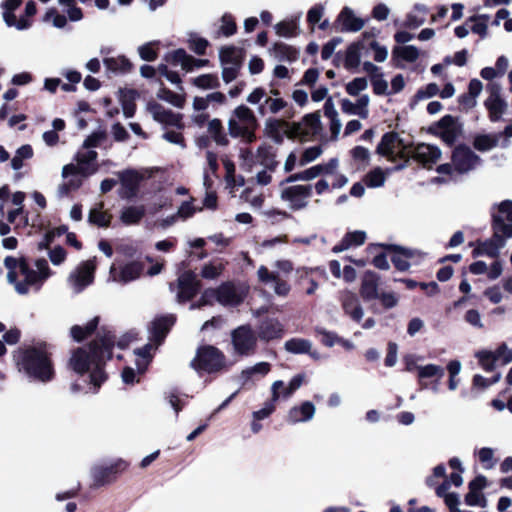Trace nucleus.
I'll list each match as a JSON object with an SVG mask.
<instances>
[{
	"instance_id": "obj_44",
	"label": "nucleus",
	"mask_w": 512,
	"mask_h": 512,
	"mask_svg": "<svg viewBox=\"0 0 512 512\" xmlns=\"http://www.w3.org/2000/svg\"><path fill=\"white\" fill-rule=\"evenodd\" d=\"M33 148L29 144L22 145L19 147L13 158L11 159V167L13 170H20L24 166V161L29 160L33 157Z\"/></svg>"
},
{
	"instance_id": "obj_39",
	"label": "nucleus",
	"mask_w": 512,
	"mask_h": 512,
	"mask_svg": "<svg viewBox=\"0 0 512 512\" xmlns=\"http://www.w3.org/2000/svg\"><path fill=\"white\" fill-rule=\"evenodd\" d=\"M501 134H479L476 135L473 141V146L480 152L489 151L498 146Z\"/></svg>"
},
{
	"instance_id": "obj_9",
	"label": "nucleus",
	"mask_w": 512,
	"mask_h": 512,
	"mask_svg": "<svg viewBox=\"0 0 512 512\" xmlns=\"http://www.w3.org/2000/svg\"><path fill=\"white\" fill-rule=\"evenodd\" d=\"M191 366L197 371L218 372L225 366V356L213 346H203L198 349Z\"/></svg>"
},
{
	"instance_id": "obj_3",
	"label": "nucleus",
	"mask_w": 512,
	"mask_h": 512,
	"mask_svg": "<svg viewBox=\"0 0 512 512\" xmlns=\"http://www.w3.org/2000/svg\"><path fill=\"white\" fill-rule=\"evenodd\" d=\"M246 290L241 285L233 282H224L217 288L206 289L198 303H193L191 309L200 308L203 305L212 304L217 301L222 306H237L243 302Z\"/></svg>"
},
{
	"instance_id": "obj_54",
	"label": "nucleus",
	"mask_w": 512,
	"mask_h": 512,
	"mask_svg": "<svg viewBox=\"0 0 512 512\" xmlns=\"http://www.w3.org/2000/svg\"><path fill=\"white\" fill-rule=\"evenodd\" d=\"M477 457L486 470L493 469L496 465L495 450L490 447H483L477 452Z\"/></svg>"
},
{
	"instance_id": "obj_47",
	"label": "nucleus",
	"mask_w": 512,
	"mask_h": 512,
	"mask_svg": "<svg viewBox=\"0 0 512 512\" xmlns=\"http://www.w3.org/2000/svg\"><path fill=\"white\" fill-rule=\"evenodd\" d=\"M80 172L71 173L68 178H63L65 181L58 187V192L61 196L67 195L70 191L78 189L82 185L83 178Z\"/></svg>"
},
{
	"instance_id": "obj_18",
	"label": "nucleus",
	"mask_w": 512,
	"mask_h": 512,
	"mask_svg": "<svg viewBox=\"0 0 512 512\" xmlns=\"http://www.w3.org/2000/svg\"><path fill=\"white\" fill-rule=\"evenodd\" d=\"M442 152L439 147L431 144L420 143L410 149L409 158L414 159L423 167L431 168L441 158Z\"/></svg>"
},
{
	"instance_id": "obj_21",
	"label": "nucleus",
	"mask_w": 512,
	"mask_h": 512,
	"mask_svg": "<svg viewBox=\"0 0 512 512\" xmlns=\"http://www.w3.org/2000/svg\"><path fill=\"white\" fill-rule=\"evenodd\" d=\"M322 130L318 112L305 115L300 122L293 123L292 132L301 137H314Z\"/></svg>"
},
{
	"instance_id": "obj_1",
	"label": "nucleus",
	"mask_w": 512,
	"mask_h": 512,
	"mask_svg": "<svg viewBox=\"0 0 512 512\" xmlns=\"http://www.w3.org/2000/svg\"><path fill=\"white\" fill-rule=\"evenodd\" d=\"M113 346L114 336L110 332L103 333L88 348L75 350L69 360L70 368L76 373L84 374L91 371L90 381L94 386V391L106 380L102 366L105 359L111 358Z\"/></svg>"
},
{
	"instance_id": "obj_5",
	"label": "nucleus",
	"mask_w": 512,
	"mask_h": 512,
	"mask_svg": "<svg viewBox=\"0 0 512 512\" xmlns=\"http://www.w3.org/2000/svg\"><path fill=\"white\" fill-rule=\"evenodd\" d=\"M228 131L231 137L241 138L246 143L255 141V130L258 121L254 112L245 105L237 106L228 120Z\"/></svg>"
},
{
	"instance_id": "obj_7",
	"label": "nucleus",
	"mask_w": 512,
	"mask_h": 512,
	"mask_svg": "<svg viewBox=\"0 0 512 512\" xmlns=\"http://www.w3.org/2000/svg\"><path fill=\"white\" fill-rule=\"evenodd\" d=\"M246 101L257 106V112L261 116L267 114H278L285 109L288 103L283 99L277 89L266 91L263 87H256L247 96Z\"/></svg>"
},
{
	"instance_id": "obj_16",
	"label": "nucleus",
	"mask_w": 512,
	"mask_h": 512,
	"mask_svg": "<svg viewBox=\"0 0 512 512\" xmlns=\"http://www.w3.org/2000/svg\"><path fill=\"white\" fill-rule=\"evenodd\" d=\"M121 184L120 197L123 199L134 198L138 193V188L145 175L141 171L127 169L118 172Z\"/></svg>"
},
{
	"instance_id": "obj_42",
	"label": "nucleus",
	"mask_w": 512,
	"mask_h": 512,
	"mask_svg": "<svg viewBox=\"0 0 512 512\" xmlns=\"http://www.w3.org/2000/svg\"><path fill=\"white\" fill-rule=\"evenodd\" d=\"M226 262L221 259H215L205 264L201 270V276L204 279L214 280L221 276L225 270Z\"/></svg>"
},
{
	"instance_id": "obj_41",
	"label": "nucleus",
	"mask_w": 512,
	"mask_h": 512,
	"mask_svg": "<svg viewBox=\"0 0 512 512\" xmlns=\"http://www.w3.org/2000/svg\"><path fill=\"white\" fill-rule=\"evenodd\" d=\"M106 69L113 73L125 74L130 71L131 63L125 56L104 58Z\"/></svg>"
},
{
	"instance_id": "obj_4",
	"label": "nucleus",
	"mask_w": 512,
	"mask_h": 512,
	"mask_svg": "<svg viewBox=\"0 0 512 512\" xmlns=\"http://www.w3.org/2000/svg\"><path fill=\"white\" fill-rule=\"evenodd\" d=\"M34 266L35 269L27 263L22 264L19 278L14 283V288L18 294L25 295L31 291H39L43 283L52 275L45 259L36 260Z\"/></svg>"
},
{
	"instance_id": "obj_48",
	"label": "nucleus",
	"mask_w": 512,
	"mask_h": 512,
	"mask_svg": "<svg viewBox=\"0 0 512 512\" xmlns=\"http://www.w3.org/2000/svg\"><path fill=\"white\" fill-rule=\"evenodd\" d=\"M392 54L396 58H400L406 62H415L419 57V50L416 46H396L394 47Z\"/></svg>"
},
{
	"instance_id": "obj_40",
	"label": "nucleus",
	"mask_w": 512,
	"mask_h": 512,
	"mask_svg": "<svg viewBox=\"0 0 512 512\" xmlns=\"http://www.w3.org/2000/svg\"><path fill=\"white\" fill-rule=\"evenodd\" d=\"M104 204L98 203L93 208H91L88 221L89 223L96 225L98 227H107L111 221V215L103 210Z\"/></svg>"
},
{
	"instance_id": "obj_60",
	"label": "nucleus",
	"mask_w": 512,
	"mask_h": 512,
	"mask_svg": "<svg viewBox=\"0 0 512 512\" xmlns=\"http://www.w3.org/2000/svg\"><path fill=\"white\" fill-rule=\"evenodd\" d=\"M360 64L359 46L352 44L348 47L345 56V67L348 69L356 68Z\"/></svg>"
},
{
	"instance_id": "obj_26",
	"label": "nucleus",
	"mask_w": 512,
	"mask_h": 512,
	"mask_svg": "<svg viewBox=\"0 0 512 512\" xmlns=\"http://www.w3.org/2000/svg\"><path fill=\"white\" fill-rule=\"evenodd\" d=\"M283 333L284 326L276 318L264 319L257 328L258 337L266 342L281 338Z\"/></svg>"
},
{
	"instance_id": "obj_55",
	"label": "nucleus",
	"mask_w": 512,
	"mask_h": 512,
	"mask_svg": "<svg viewBox=\"0 0 512 512\" xmlns=\"http://www.w3.org/2000/svg\"><path fill=\"white\" fill-rule=\"evenodd\" d=\"M98 325V317L93 318L90 322H88L84 327L82 326H73L71 328V336L76 341L83 340L87 335L92 333Z\"/></svg>"
},
{
	"instance_id": "obj_32",
	"label": "nucleus",
	"mask_w": 512,
	"mask_h": 512,
	"mask_svg": "<svg viewBox=\"0 0 512 512\" xmlns=\"http://www.w3.org/2000/svg\"><path fill=\"white\" fill-rule=\"evenodd\" d=\"M286 351L293 354H309L313 359H320L316 351H312V342L303 338H292L285 342Z\"/></svg>"
},
{
	"instance_id": "obj_12",
	"label": "nucleus",
	"mask_w": 512,
	"mask_h": 512,
	"mask_svg": "<svg viewBox=\"0 0 512 512\" xmlns=\"http://www.w3.org/2000/svg\"><path fill=\"white\" fill-rule=\"evenodd\" d=\"M97 152L90 149L79 151L76 155V164L70 163L62 168V177L68 178L70 174L80 172L82 176H90L97 171Z\"/></svg>"
},
{
	"instance_id": "obj_27",
	"label": "nucleus",
	"mask_w": 512,
	"mask_h": 512,
	"mask_svg": "<svg viewBox=\"0 0 512 512\" xmlns=\"http://www.w3.org/2000/svg\"><path fill=\"white\" fill-rule=\"evenodd\" d=\"M148 111L152 115L153 119L159 123L170 126H180L181 117L179 114H175L170 110H167L158 103H149L147 106Z\"/></svg>"
},
{
	"instance_id": "obj_30",
	"label": "nucleus",
	"mask_w": 512,
	"mask_h": 512,
	"mask_svg": "<svg viewBox=\"0 0 512 512\" xmlns=\"http://www.w3.org/2000/svg\"><path fill=\"white\" fill-rule=\"evenodd\" d=\"M379 276L373 271H366L363 275L360 294L366 301L379 297L378 294Z\"/></svg>"
},
{
	"instance_id": "obj_56",
	"label": "nucleus",
	"mask_w": 512,
	"mask_h": 512,
	"mask_svg": "<svg viewBox=\"0 0 512 512\" xmlns=\"http://www.w3.org/2000/svg\"><path fill=\"white\" fill-rule=\"evenodd\" d=\"M475 357L478 359L480 366L486 372H491L495 369L497 362L495 355L492 351L481 350L475 353Z\"/></svg>"
},
{
	"instance_id": "obj_20",
	"label": "nucleus",
	"mask_w": 512,
	"mask_h": 512,
	"mask_svg": "<svg viewBox=\"0 0 512 512\" xmlns=\"http://www.w3.org/2000/svg\"><path fill=\"white\" fill-rule=\"evenodd\" d=\"M165 61L174 66H180L183 70L190 72L196 68L207 66L209 61L207 59H196L187 54L183 49H177L169 52L165 56Z\"/></svg>"
},
{
	"instance_id": "obj_64",
	"label": "nucleus",
	"mask_w": 512,
	"mask_h": 512,
	"mask_svg": "<svg viewBox=\"0 0 512 512\" xmlns=\"http://www.w3.org/2000/svg\"><path fill=\"white\" fill-rule=\"evenodd\" d=\"M237 26L233 17L229 14H225L221 18V24L219 31L222 35L229 37L236 32Z\"/></svg>"
},
{
	"instance_id": "obj_29",
	"label": "nucleus",
	"mask_w": 512,
	"mask_h": 512,
	"mask_svg": "<svg viewBox=\"0 0 512 512\" xmlns=\"http://www.w3.org/2000/svg\"><path fill=\"white\" fill-rule=\"evenodd\" d=\"M505 245V237L495 232L494 237L488 241L478 244L473 253L476 256H488L496 258L500 249Z\"/></svg>"
},
{
	"instance_id": "obj_24",
	"label": "nucleus",
	"mask_w": 512,
	"mask_h": 512,
	"mask_svg": "<svg viewBox=\"0 0 512 512\" xmlns=\"http://www.w3.org/2000/svg\"><path fill=\"white\" fill-rule=\"evenodd\" d=\"M342 309L352 321L361 322L364 316V309L360 304L357 295L351 291H345L341 296Z\"/></svg>"
},
{
	"instance_id": "obj_31",
	"label": "nucleus",
	"mask_w": 512,
	"mask_h": 512,
	"mask_svg": "<svg viewBox=\"0 0 512 512\" xmlns=\"http://www.w3.org/2000/svg\"><path fill=\"white\" fill-rule=\"evenodd\" d=\"M315 414V406L313 403L306 401L302 403L300 406H295L290 409L287 421L289 423L295 424L299 422H306L313 418Z\"/></svg>"
},
{
	"instance_id": "obj_49",
	"label": "nucleus",
	"mask_w": 512,
	"mask_h": 512,
	"mask_svg": "<svg viewBox=\"0 0 512 512\" xmlns=\"http://www.w3.org/2000/svg\"><path fill=\"white\" fill-rule=\"evenodd\" d=\"M120 93H121L120 100L122 103L123 114L126 118H131V117H133L135 110H136V105L134 103V99H135L137 93L134 90H125V91H121Z\"/></svg>"
},
{
	"instance_id": "obj_45",
	"label": "nucleus",
	"mask_w": 512,
	"mask_h": 512,
	"mask_svg": "<svg viewBox=\"0 0 512 512\" xmlns=\"http://www.w3.org/2000/svg\"><path fill=\"white\" fill-rule=\"evenodd\" d=\"M23 263H26L24 259H16L12 256H7L4 259V265L8 270L7 280L10 284L14 285V283H16V279L19 278Z\"/></svg>"
},
{
	"instance_id": "obj_11",
	"label": "nucleus",
	"mask_w": 512,
	"mask_h": 512,
	"mask_svg": "<svg viewBox=\"0 0 512 512\" xmlns=\"http://www.w3.org/2000/svg\"><path fill=\"white\" fill-rule=\"evenodd\" d=\"M96 259H89L80 263L68 276L67 284L76 294L82 292L94 280Z\"/></svg>"
},
{
	"instance_id": "obj_2",
	"label": "nucleus",
	"mask_w": 512,
	"mask_h": 512,
	"mask_svg": "<svg viewBox=\"0 0 512 512\" xmlns=\"http://www.w3.org/2000/svg\"><path fill=\"white\" fill-rule=\"evenodd\" d=\"M14 357L19 369L23 370L29 377L43 383L53 379L54 370L44 349L28 348L19 350Z\"/></svg>"
},
{
	"instance_id": "obj_59",
	"label": "nucleus",
	"mask_w": 512,
	"mask_h": 512,
	"mask_svg": "<svg viewBox=\"0 0 512 512\" xmlns=\"http://www.w3.org/2000/svg\"><path fill=\"white\" fill-rule=\"evenodd\" d=\"M386 180V175L381 168H375L370 171L366 177L365 182L368 187L377 188L384 185Z\"/></svg>"
},
{
	"instance_id": "obj_14",
	"label": "nucleus",
	"mask_w": 512,
	"mask_h": 512,
	"mask_svg": "<svg viewBox=\"0 0 512 512\" xmlns=\"http://www.w3.org/2000/svg\"><path fill=\"white\" fill-rule=\"evenodd\" d=\"M496 211L492 213L493 227L497 234H502L505 238L512 237V224L509 220L512 217V201L505 200L495 206Z\"/></svg>"
},
{
	"instance_id": "obj_10",
	"label": "nucleus",
	"mask_w": 512,
	"mask_h": 512,
	"mask_svg": "<svg viewBox=\"0 0 512 512\" xmlns=\"http://www.w3.org/2000/svg\"><path fill=\"white\" fill-rule=\"evenodd\" d=\"M285 180L281 182L280 198L291 210L304 209L312 196L311 185H288Z\"/></svg>"
},
{
	"instance_id": "obj_51",
	"label": "nucleus",
	"mask_w": 512,
	"mask_h": 512,
	"mask_svg": "<svg viewBox=\"0 0 512 512\" xmlns=\"http://www.w3.org/2000/svg\"><path fill=\"white\" fill-rule=\"evenodd\" d=\"M271 370V365L268 362H259L254 366L248 367L241 372V378L244 382H247L255 375L265 376Z\"/></svg>"
},
{
	"instance_id": "obj_58",
	"label": "nucleus",
	"mask_w": 512,
	"mask_h": 512,
	"mask_svg": "<svg viewBox=\"0 0 512 512\" xmlns=\"http://www.w3.org/2000/svg\"><path fill=\"white\" fill-rule=\"evenodd\" d=\"M417 371L418 377L421 379L432 377H437L438 379H441L444 376V368L436 364L418 366Z\"/></svg>"
},
{
	"instance_id": "obj_34",
	"label": "nucleus",
	"mask_w": 512,
	"mask_h": 512,
	"mask_svg": "<svg viewBox=\"0 0 512 512\" xmlns=\"http://www.w3.org/2000/svg\"><path fill=\"white\" fill-rule=\"evenodd\" d=\"M283 386V381L277 380L271 386L272 399L265 403L264 407L260 410L253 412L255 420H262L267 418L275 410V402L280 399L279 388Z\"/></svg>"
},
{
	"instance_id": "obj_57",
	"label": "nucleus",
	"mask_w": 512,
	"mask_h": 512,
	"mask_svg": "<svg viewBox=\"0 0 512 512\" xmlns=\"http://www.w3.org/2000/svg\"><path fill=\"white\" fill-rule=\"evenodd\" d=\"M157 97L178 108L183 107L185 103L184 95L174 93L166 88L160 89L159 92L157 93Z\"/></svg>"
},
{
	"instance_id": "obj_13",
	"label": "nucleus",
	"mask_w": 512,
	"mask_h": 512,
	"mask_svg": "<svg viewBox=\"0 0 512 512\" xmlns=\"http://www.w3.org/2000/svg\"><path fill=\"white\" fill-rule=\"evenodd\" d=\"M234 350L240 355L253 354L256 349L257 337L248 325L240 326L232 332Z\"/></svg>"
},
{
	"instance_id": "obj_8",
	"label": "nucleus",
	"mask_w": 512,
	"mask_h": 512,
	"mask_svg": "<svg viewBox=\"0 0 512 512\" xmlns=\"http://www.w3.org/2000/svg\"><path fill=\"white\" fill-rule=\"evenodd\" d=\"M410 149V145L398 133L387 132L382 136L376 152L381 156L387 157L390 161L405 159L406 163L409 159Z\"/></svg>"
},
{
	"instance_id": "obj_28",
	"label": "nucleus",
	"mask_w": 512,
	"mask_h": 512,
	"mask_svg": "<svg viewBox=\"0 0 512 512\" xmlns=\"http://www.w3.org/2000/svg\"><path fill=\"white\" fill-rule=\"evenodd\" d=\"M370 98L368 95H362L355 103L349 99H342L341 110L347 115H356L362 119H366L369 116L368 105Z\"/></svg>"
},
{
	"instance_id": "obj_19",
	"label": "nucleus",
	"mask_w": 512,
	"mask_h": 512,
	"mask_svg": "<svg viewBox=\"0 0 512 512\" xmlns=\"http://www.w3.org/2000/svg\"><path fill=\"white\" fill-rule=\"evenodd\" d=\"M487 89L490 95L485 100L484 106L489 112L490 121L498 122L507 109V103L500 97L499 85L492 83L487 86Z\"/></svg>"
},
{
	"instance_id": "obj_25",
	"label": "nucleus",
	"mask_w": 512,
	"mask_h": 512,
	"mask_svg": "<svg viewBox=\"0 0 512 512\" xmlns=\"http://www.w3.org/2000/svg\"><path fill=\"white\" fill-rule=\"evenodd\" d=\"M460 134V127L454 117L450 115L444 116L436 126V135L445 143L453 144Z\"/></svg>"
},
{
	"instance_id": "obj_62",
	"label": "nucleus",
	"mask_w": 512,
	"mask_h": 512,
	"mask_svg": "<svg viewBox=\"0 0 512 512\" xmlns=\"http://www.w3.org/2000/svg\"><path fill=\"white\" fill-rule=\"evenodd\" d=\"M303 375L294 376L287 386L279 388L280 397L289 398L297 389H299L303 383Z\"/></svg>"
},
{
	"instance_id": "obj_53",
	"label": "nucleus",
	"mask_w": 512,
	"mask_h": 512,
	"mask_svg": "<svg viewBox=\"0 0 512 512\" xmlns=\"http://www.w3.org/2000/svg\"><path fill=\"white\" fill-rule=\"evenodd\" d=\"M321 175V168L318 165L312 166L302 172L293 174L285 179L286 183L294 181H310Z\"/></svg>"
},
{
	"instance_id": "obj_35",
	"label": "nucleus",
	"mask_w": 512,
	"mask_h": 512,
	"mask_svg": "<svg viewBox=\"0 0 512 512\" xmlns=\"http://www.w3.org/2000/svg\"><path fill=\"white\" fill-rule=\"evenodd\" d=\"M219 59L221 66H241L243 54L240 48L235 46H225L219 51Z\"/></svg>"
},
{
	"instance_id": "obj_6",
	"label": "nucleus",
	"mask_w": 512,
	"mask_h": 512,
	"mask_svg": "<svg viewBox=\"0 0 512 512\" xmlns=\"http://www.w3.org/2000/svg\"><path fill=\"white\" fill-rule=\"evenodd\" d=\"M277 271H270L266 266L261 265L257 270L259 282L269 285L273 292L280 297H287L291 291V285L280 277V274L289 275L293 271V263L290 260L282 259L274 262Z\"/></svg>"
},
{
	"instance_id": "obj_52",
	"label": "nucleus",
	"mask_w": 512,
	"mask_h": 512,
	"mask_svg": "<svg viewBox=\"0 0 512 512\" xmlns=\"http://www.w3.org/2000/svg\"><path fill=\"white\" fill-rule=\"evenodd\" d=\"M192 84L197 88L207 90L220 86L218 76L215 74H202L192 79Z\"/></svg>"
},
{
	"instance_id": "obj_50",
	"label": "nucleus",
	"mask_w": 512,
	"mask_h": 512,
	"mask_svg": "<svg viewBox=\"0 0 512 512\" xmlns=\"http://www.w3.org/2000/svg\"><path fill=\"white\" fill-rule=\"evenodd\" d=\"M287 123L276 118H268L265 122V130L267 134L276 141L282 140V132Z\"/></svg>"
},
{
	"instance_id": "obj_43",
	"label": "nucleus",
	"mask_w": 512,
	"mask_h": 512,
	"mask_svg": "<svg viewBox=\"0 0 512 512\" xmlns=\"http://www.w3.org/2000/svg\"><path fill=\"white\" fill-rule=\"evenodd\" d=\"M208 132L217 145L226 146L229 143L228 137L224 132L222 122L215 118L208 123Z\"/></svg>"
},
{
	"instance_id": "obj_46",
	"label": "nucleus",
	"mask_w": 512,
	"mask_h": 512,
	"mask_svg": "<svg viewBox=\"0 0 512 512\" xmlns=\"http://www.w3.org/2000/svg\"><path fill=\"white\" fill-rule=\"evenodd\" d=\"M257 157L265 168L269 169L270 171H274L276 168L278 162L275 159V154L273 152L272 147L262 145L259 146L257 149Z\"/></svg>"
},
{
	"instance_id": "obj_37",
	"label": "nucleus",
	"mask_w": 512,
	"mask_h": 512,
	"mask_svg": "<svg viewBox=\"0 0 512 512\" xmlns=\"http://www.w3.org/2000/svg\"><path fill=\"white\" fill-rule=\"evenodd\" d=\"M145 215V207L143 205L126 206L120 213V220L125 225H134L141 221Z\"/></svg>"
},
{
	"instance_id": "obj_15",
	"label": "nucleus",
	"mask_w": 512,
	"mask_h": 512,
	"mask_svg": "<svg viewBox=\"0 0 512 512\" xmlns=\"http://www.w3.org/2000/svg\"><path fill=\"white\" fill-rule=\"evenodd\" d=\"M452 163L454 170L459 173H467L480 165L481 158L470 148L458 146L453 151Z\"/></svg>"
},
{
	"instance_id": "obj_33",
	"label": "nucleus",
	"mask_w": 512,
	"mask_h": 512,
	"mask_svg": "<svg viewBox=\"0 0 512 512\" xmlns=\"http://www.w3.org/2000/svg\"><path fill=\"white\" fill-rule=\"evenodd\" d=\"M174 324L173 316H165L155 319L151 326V337L156 345H160L166 337L171 326Z\"/></svg>"
},
{
	"instance_id": "obj_22",
	"label": "nucleus",
	"mask_w": 512,
	"mask_h": 512,
	"mask_svg": "<svg viewBox=\"0 0 512 512\" xmlns=\"http://www.w3.org/2000/svg\"><path fill=\"white\" fill-rule=\"evenodd\" d=\"M178 300L185 302L192 299L200 289V283L196 275L191 271L182 273L178 278Z\"/></svg>"
},
{
	"instance_id": "obj_23",
	"label": "nucleus",
	"mask_w": 512,
	"mask_h": 512,
	"mask_svg": "<svg viewBox=\"0 0 512 512\" xmlns=\"http://www.w3.org/2000/svg\"><path fill=\"white\" fill-rule=\"evenodd\" d=\"M335 24L339 26L341 32H358L364 27L365 21L356 16L350 7H344L339 13Z\"/></svg>"
},
{
	"instance_id": "obj_36",
	"label": "nucleus",
	"mask_w": 512,
	"mask_h": 512,
	"mask_svg": "<svg viewBox=\"0 0 512 512\" xmlns=\"http://www.w3.org/2000/svg\"><path fill=\"white\" fill-rule=\"evenodd\" d=\"M366 240V233L364 231H353L347 233L339 244L335 245L333 251L338 253L349 249L352 246H360Z\"/></svg>"
},
{
	"instance_id": "obj_17",
	"label": "nucleus",
	"mask_w": 512,
	"mask_h": 512,
	"mask_svg": "<svg viewBox=\"0 0 512 512\" xmlns=\"http://www.w3.org/2000/svg\"><path fill=\"white\" fill-rule=\"evenodd\" d=\"M143 265L140 262H129L119 268L114 264L110 267L109 281L122 284L129 283L140 277L143 272Z\"/></svg>"
},
{
	"instance_id": "obj_38",
	"label": "nucleus",
	"mask_w": 512,
	"mask_h": 512,
	"mask_svg": "<svg viewBox=\"0 0 512 512\" xmlns=\"http://www.w3.org/2000/svg\"><path fill=\"white\" fill-rule=\"evenodd\" d=\"M427 14V6L416 4L413 10L407 15L405 26L412 29L420 27L425 23Z\"/></svg>"
},
{
	"instance_id": "obj_63",
	"label": "nucleus",
	"mask_w": 512,
	"mask_h": 512,
	"mask_svg": "<svg viewBox=\"0 0 512 512\" xmlns=\"http://www.w3.org/2000/svg\"><path fill=\"white\" fill-rule=\"evenodd\" d=\"M350 154L353 160L361 166H367L370 161V151L363 146H356L351 151Z\"/></svg>"
},
{
	"instance_id": "obj_61",
	"label": "nucleus",
	"mask_w": 512,
	"mask_h": 512,
	"mask_svg": "<svg viewBox=\"0 0 512 512\" xmlns=\"http://www.w3.org/2000/svg\"><path fill=\"white\" fill-rule=\"evenodd\" d=\"M66 232H67V227L66 226H59L57 228H53V229L48 230L45 233V235L43 237V240L41 242H39L38 248L40 250L47 248L54 241V239L56 237H59V236L65 234Z\"/></svg>"
}]
</instances>
